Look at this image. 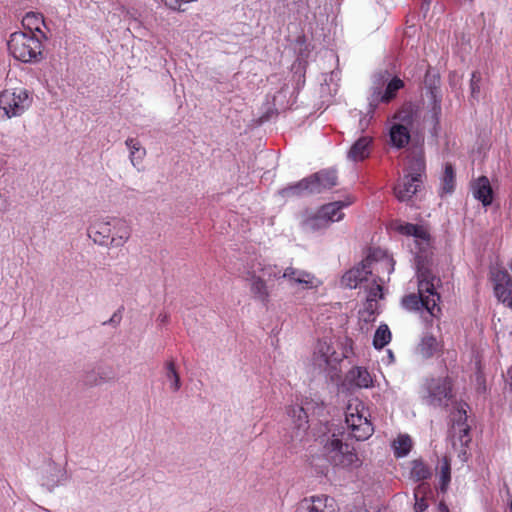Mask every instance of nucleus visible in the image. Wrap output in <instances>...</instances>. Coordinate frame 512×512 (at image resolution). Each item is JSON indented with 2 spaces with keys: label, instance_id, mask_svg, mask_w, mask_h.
<instances>
[{
  "label": "nucleus",
  "instance_id": "nucleus-1",
  "mask_svg": "<svg viewBox=\"0 0 512 512\" xmlns=\"http://www.w3.org/2000/svg\"><path fill=\"white\" fill-rule=\"evenodd\" d=\"M395 230L402 235L414 237L415 253L418 261V292L404 296L402 298L403 307L410 311L425 309L430 317L440 318L441 308L439 303L441 296L437 292V287L441 285V280L429 268L420 265L422 260L427 258L431 249L429 231L422 225L412 223H398Z\"/></svg>",
  "mask_w": 512,
  "mask_h": 512
},
{
  "label": "nucleus",
  "instance_id": "nucleus-2",
  "mask_svg": "<svg viewBox=\"0 0 512 512\" xmlns=\"http://www.w3.org/2000/svg\"><path fill=\"white\" fill-rule=\"evenodd\" d=\"M9 53L18 61L31 63L43 58V43L35 33L16 31L7 42Z\"/></svg>",
  "mask_w": 512,
  "mask_h": 512
},
{
  "label": "nucleus",
  "instance_id": "nucleus-3",
  "mask_svg": "<svg viewBox=\"0 0 512 512\" xmlns=\"http://www.w3.org/2000/svg\"><path fill=\"white\" fill-rule=\"evenodd\" d=\"M350 203L344 201L330 202L322 205L315 212H306L301 221L305 232H316L328 228L332 223L343 219L342 209Z\"/></svg>",
  "mask_w": 512,
  "mask_h": 512
},
{
  "label": "nucleus",
  "instance_id": "nucleus-4",
  "mask_svg": "<svg viewBox=\"0 0 512 512\" xmlns=\"http://www.w3.org/2000/svg\"><path fill=\"white\" fill-rule=\"evenodd\" d=\"M324 451L328 461L334 467L352 471L360 468L363 464L355 448L348 443H344L334 434L327 439Z\"/></svg>",
  "mask_w": 512,
  "mask_h": 512
},
{
  "label": "nucleus",
  "instance_id": "nucleus-5",
  "mask_svg": "<svg viewBox=\"0 0 512 512\" xmlns=\"http://www.w3.org/2000/svg\"><path fill=\"white\" fill-rule=\"evenodd\" d=\"M368 409L358 399L349 401L345 411V422L351 437L357 441L367 440L373 433Z\"/></svg>",
  "mask_w": 512,
  "mask_h": 512
},
{
  "label": "nucleus",
  "instance_id": "nucleus-6",
  "mask_svg": "<svg viewBox=\"0 0 512 512\" xmlns=\"http://www.w3.org/2000/svg\"><path fill=\"white\" fill-rule=\"evenodd\" d=\"M33 103V93L24 87L5 88L0 92V109L9 119L23 115Z\"/></svg>",
  "mask_w": 512,
  "mask_h": 512
},
{
  "label": "nucleus",
  "instance_id": "nucleus-7",
  "mask_svg": "<svg viewBox=\"0 0 512 512\" xmlns=\"http://www.w3.org/2000/svg\"><path fill=\"white\" fill-rule=\"evenodd\" d=\"M366 259V267L375 275L374 282L385 283L394 271L393 258L380 248L370 250Z\"/></svg>",
  "mask_w": 512,
  "mask_h": 512
},
{
  "label": "nucleus",
  "instance_id": "nucleus-8",
  "mask_svg": "<svg viewBox=\"0 0 512 512\" xmlns=\"http://www.w3.org/2000/svg\"><path fill=\"white\" fill-rule=\"evenodd\" d=\"M452 425L450 428V437L454 446L459 444L464 447L467 446L470 441V426L467 423V412L463 407L458 408L452 414Z\"/></svg>",
  "mask_w": 512,
  "mask_h": 512
},
{
  "label": "nucleus",
  "instance_id": "nucleus-9",
  "mask_svg": "<svg viewBox=\"0 0 512 512\" xmlns=\"http://www.w3.org/2000/svg\"><path fill=\"white\" fill-rule=\"evenodd\" d=\"M490 280L494 295L501 303H506L512 295V277L503 268L494 267L490 270Z\"/></svg>",
  "mask_w": 512,
  "mask_h": 512
},
{
  "label": "nucleus",
  "instance_id": "nucleus-10",
  "mask_svg": "<svg viewBox=\"0 0 512 512\" xmlns=\"http://www.w3.org/2000/svg\"><path fill=\"white\" fill-rule=\"evenodd\" d=\"M296 512H337L335 501L327 495H313L303 498L297 505Z\"/></svg>",
  "mask_w": 512,
  "mask_h": 512
},
{
  "label": "nucleus",
  "instance_id": "nucleus-11",
  "mask_svg": "<svg viewBox=\"0 0 512 512\" xmlns=\"http://www.w3.org/2000/svg\"><path fill=\"white\" fill-rule=\"evenodd\" d=\"M88 236L95 244L108 246L111 244L112 217L97 218L88 227Z\"/></svg>",
  "mask_w": 512,
  "mask_h": 512
},
{
  "label": "nucleus",
  "instance_id": "nucleus-12",
  "mask_svg": "<svg viewBox=\"0 0 512 512\" xmlns=\"http://www.w3.org/2000/svg\"><path fill=\"white\" fill-rule=\"evenodd\" d=\"M422 184L423 182L420 181V178L404 174L395 184L393 193L400 202H405L410 200L419 191Z\"/></svg>",
  "mask_w": 512,
  "mask_h": 512
},
{
  "label": "nucleus",
  "instance_id": "nucleus-13",
  "mask_svg": "<svg viewBox=\"0 0 512 512\" xmlns=\"http://www.w3.org/2000/svg\"><path fill=\"white\" fill-rule=\"evenodd\" d=\"M311 193L319 194L337 185L338 177L335 170H321L309 176Z\"/></svg>",
  "mask_w": 512,
  "mask_h": 512
},
{
  "label": "nucleus",
  "instance_id": "nucleus-14",
  "mask_svg": "<svg viewBox=\"0 0 512 512\" xmlns=\"http://www.w3.org/2000/svg\"><path fill=\"white\" fill-rule=\"evenodd\" d=\"M420 118V109L417 105L404 103L393 115L394 123L411 129Z\"/></svg>",
  "mask_w": 512,
  "mask_h": 512
},
{
  "label": "nucleus",
  "instance_id": "nucleus-15",
  "mask_svg": "<svg viewBox=\"0 0 512 512\" xmlns=\"http://www.w3.org/2000/svg\"><path fill=\"white\" fill-rule=\"evenodd\" d=\"M132 228L130 224L121 218L112 217V247H122L131 237Z\"/></svg>",
  "mask_w": 512,
  "mask_h": 512
},
{
  "label": "nucleus",
  "instance_id": "nucleus-16",
  "mask_svg": "<svg viewBox=\"0 0 512 512\" xmlns=\"http://www.w3.org/2000/svg\"><path fill=\"white\" fill-rule=\"evenodd\" d=\"M314 356L326 366H334L342 360V356L326 340H319L315 347Z\"/></svg>",
  "mask_w": 512,
  "mask_h": 512
},
{
  "label": "nucleus",
  "instance_id": "nucleus-17",
  "mask_svg": "<svg viewBox=\"0 0 512 512\" xmlns=\"http://www.w3.org/2000/svg\"><path fill=\"white\" fill-rule=\"evenodd\" d=\"M371 271L366 267V259L358 266L348 270L341 279L342 284L350 289L356 288L362 281L367 280Z\"/></svg>",
  "mask_w": 512,
  "mask_h": 512
},
{
  "label": "nucleus",
  "instance_id": "nucleus-18",
  "mask_svg": "<svg viewBox=\"0 0 512 512\" xmlns=\"http://www.w3.org/2000/svg\"><path fill=\"white\" fill-rule=\"evenodd\" d=\"M410 130L411 129L407 127L393 122L389 127L390 145L397 149L405 148L411 140Z\"/></svg>",
  "mask_w": 512,
  "mask_h": 512
},
{
  "label": "nucleus",
  "instance_id": "nucleus-19",
  "mask_svg": "<svg viewBox=\"0 0 512 512\" xmlns=\"http://www.w3.org/2000/svg\"><path fill=\"white\" fill-rule=\"evenodd\" d=\"M473 196L484 206H489L493 201V191L489 179L486 176L479 177L472 184Z\"/></svg>",
  "mask_w": 512,
  "mask_h": 512
},
{
  "label": "nucleus",
  "instance_id": "nucleus-20",
  "mask_svg": "<svg viewBox=\"0 0 512 512\" xmlns=\"http://www.w3.org/2000/svg\"><path fill=\"white\" fill-rule=\"evenodd\" d=\"M250 290L254 298L267 305L270 300V292L265 279L258 276L254 271L249 273Z\"/></svg>",
  "mask_w": 512,
  "mask_h": 512
},
{
  "label": "nucleus",
  "instance_id": "nucleus-21",
  "mask_svg": "<svg viewBox=\"0 0 512 512\" xmlns=\"http://www.w3.org/2000/svg\"><path fill=\"white\" fill-rule=\"evenodd\" d=\"M346 381L349 385L357 388H369L373 384V379L369 371L359 366L353 367L348 371Z\"/></svg>",
  "mask_w": 512,
  "mask_h": 512
},
{
  "label": "nucleus",
  "instance_id": "nucleus-22",
  "mask_svg": "<svg viewBox=\"0 0 512 512\" xmlns=\"http://www.w3.org/2000/svg\"><path fill=\"white\" fill-rule=\"evenodd\" d=\"M372 137L362 136L351 146L348 158L354 162L363 161L371 153Z\"/></svg>",
  "mask_w": 512,
  "mask_h": 512
},
{
  "label": "nucleus",
  "instance_id": "nucleus-23",
  "mask_svg": "<svg viewBox=\"0 0 512 512\" xmlns=\"http://www.w3.org/2000/svg\"><path fill=\"white\" fill-rule=\"evenodd\" d=\"M282 277L287 279L291 284L302 285L305 288L313 287L314 276L311 273L294 267H287L283 271Z\"/></svg>",
  "mask_w": 512,
  "mask_h": 512
},
{
  "label": "nucleus",
  "instance_id": "nucleus-24",
  "mask_svg": "<svg viewBox=\"0 0 512 512\" xmlns=\"http://www.w3.org/2000/svg\"><path fill=\"white\" fill-rule=\"evenodd\" d=\"M426 162L423 153L414 154L409 157L407 167L404 170L405 175L420 178L423 182L425 178Z\"/></svg>",
  "mask_w": 512,
  "mask_h": 512
},
{
  "label": "nucleus",
  "instance_id": "nucleus-25",
  "mask_svg": "<svg viewBox=\"0 0 512 512\" xmlns=\"http://www.w3.org/2000/svg\"><path fill=\"white\" fill-rule=\"evenodd\" d=\"M430 396L441 403L452 398V383L449 378L438 379L429 388Z\"/></svg>",
  "mask_w": 512,
  "mask_h": 512
},
{
  "label": "nucleus",
  "instance_id": "nucleus-26",
  "mask_svg": "<svg viewBox=\"0 0 512 512\" xmlns=\"http://www.w3.org/2000/svg\"><path fill=\"white\" fill-rule=\"evenodd\" d=\"M404 87V81L399 77L395 76L387 83L384 92L378 93V96L374 99V101L388 104L396 98L398 92Z\"/></svg>",
  "mask_w": 512,
  "mask_h": 512
},
{
  "label": "nucleus",
  "instance_id": "nucleus-27",
  "mask_svg": "<svg viewBox=\"0 0 512 512\" xmlns=\"http://www.w3.org/2000/svg\"><path fill=\"white\" fill-rule=\"evenodd\" d=\"M440 350L441 344L432 334L424 335L417 346V352L425 359L433 357Z\"/></svg>",
  "mask_w": 512,
  "mask_h": 512
},
{
  "label": "nucleus",
  "instance_id": "nucleus-28",
  "mask_svg": "<svg viewBox=\"0 0 512 512\" xmlns=\"http://www.w3.org/2000/svg\"><path fill=\"white\" fill-rule=\"evenodd\" d=\"M279 194L282 197H293L300 196L303 194H312L311 193V183L309 177L303 178L302 180L291 184L287 187H284L279 191Z\"/></svg>",
  "mask_w": 512,
  "mask_h": 512
},
{
  "label": "nucleus",
  "instance_id": "nucleus-29",
  "mask_svg": "<svg viewBox=\"0 0 512 512\" xmlns=\"http://www.w3.org/2000/svg\"><path fill=\"white\" fill-rule=\"evenodd\" d=\"M432 471L430 467L421 459H415L410 462V478L415 481H423L430 478Z\"/></svg>",
  "mask_w": 512,
  "mask_h": 512
},
{
  "label": "nucleus",
  "instance_id": "nucleus-30",
  "mask_svg": "<svg viewBox=\"0 0 512 512\" xmlns=\"http://www.w3.org/2000/svg\"><path fill=\"white\" fill-rule=\"evenodd\" d=\"M23 27L28 30V33L38 32L44 37L41 27L44 25V17L41 13L28 12L22 19Z\"/></svg>",
  "mask_w": 512,
  "mask_h": 512
},
{
  "label": "nucleus",
  "instance_id": "nucleus-31",
  "mask_svg": "<svg viewBox=\"0 0 512 512\" xmlns=\"http://www.w3.org/2000/svg\"><path fill=\"white\" fill-rule=\"evenodd\" d=\"M125 144L130 150L129 158L132 165L136 167L141 164L146 155L145 148L142 147L141 143L135 138H128Z\"/></svg>",
  "mask_w": 512,
  "mask_h": 512
},
{
  "label": "nucleus",
  "instance_id": "nucleus-32",
  "mask_svg": "<svg viewBox=\"0 0 512 512\" xmlns=\"http://www.w3.org/2000/svg\"><path fill=\"white\" fill-rule=\"evenodd\" d=\"M396 458L406 456L412 448V440L408 435H399L392 444Z\"/></svg>",
  "mask_w": 512,
  "mask_h": 512
},
{
  "label": "nucleus",
  "instance_id": "nucleus-33",
  "mask_svg": "<svg viewBox=\"0 0 512 512\" xmlns=\"http://www.w3.org/2000/svg\"><path fill=\"white\" fill-rule=\"evenodd\" d=\"M455 187V171L451 163H446L443 176L441 189L443 193H452Z\"/></svg>",
  "mask_w": 512,
  "mask_h": 512
},
{
  "label": "nucleus",
  "instance_id": "nucleus-34",
  "mask_svg": "<svg viewBox=\"0 0 512 512\" xmlns=\"http://www.w3.org/2000/svg\"><path fill=\"white\" fill-rule=\"evenodd\" d=\"M391 341V332L386 324L380 325L373 338V345L376 349L384 348Z\"/></svg>",
  "mask_w": 512,
  "mask_h": 512
},
{
  "label": "nucleus",
  "instance_id": "nucleus-35",
  "mask_svg": "<svg viewBox=\"0 0 512 512\" xmlns=\"http://www.w3.org/2000/svg\"><path fill=\"white\" fill-rule=\"evenodd\" d=\"M430 99H431V112L433 115V118L435 119L436 123L439 121V117L441 115V102H442V96L440 94V91L436 87L430 88Z\"/></svg>",
  "mask_w": 512,
  "mask_h": 512
},
{
  "label": "nucleus",
  "instance_id": "nucleus-36",
  "mask_svg": "<svg viewBox=\"0 0 512 512\" xmlns=\"http://www.w3.org/2000/svg\"><path fill=\"white\" fill-rule=\"evenodd\" d=\"M451 481V463L448 457H443L440 467V488L445 491Z\"/></svg>",
  "mask_w": 512,
  "mask_h": 512
},
{
  "label": "nucleus",
  "instance_id": "nucleus-37",
  "mask_svg": "<svg viewBox=\"0 0 512 512\" xmlns=\"http://www.w3.org/2000/svg\"><path fill=\"white\" fill-rule=\"evenodd\" d=\"M166 378L171 381V389L173 391H178L181 387L180 376L176 371L174 361H168L166 363Z\"/></svg>",
  "mask_w": 512,
  "mask_h": 512
},
{
  "label": "nucleus",
  "instance_id": "nucleus-38",
  "mask_svg": "<svg viewBox=\"0 0 512 512\" xmlns=\"http://www.w3.org/2000/svg\"><path fill=\"white\" fill-rule=\"evenodd\" d=\"M261 272L263 275L262 278L263 279L266 278L268 281H273V280H278L280 278H283L282 277V275H283L282 269L277 265H273V264L264 265L261 268Z\"/></svg>",
  "mask_w": 512,
  "mask_h": 512
},
{
  "label": "nucleus",
  "instance_id": "nucleus-39",
  "mask_svg": "<svg viewBox=\"0 0 512 512\" xmlns=\"http://www.w3.org/2000/svg\"><path fill=\"white\" fill-rule=\"evenodd\" d=\"M378 308V301L367 300L364 304V309L360 311L361 317L364 321L369 322L373 321L375 318V313Z\"/></svg>",
  "mask_w": 512,
  "mask_h": 512
},
{
  "label": "nucleus",
  "instance_id": "nucleus-40",
  "mask_svg": "<svg viewBox=\"0 0 512 512\" xmlns=\"http://www.w3.org/2000/svg\"><path fill=\"white\" fill-rule=\"evenodd\" d=\"M288 413L293 418H296L295 423L299 428L303 427L305 424L308 423V416L303 407L293 406L289 409Z\"/></svg>",
  "mask_w": 512,
  "mask_h": 512
},
{
  "label": "nucleus",
  "instance_id": "nucleus-41",
  "mask_svg": "<svg viewBox=\"0 0 512 512\" xmlns=\"http://www.w3.org/2000/svg\"><path fill=\"white\" fill-rule=\"evenodd\" d=\"M162 3L170 10L177 12H185L184 4L196 2L197 0H161Z\"/></svg>",
  "mask_w": 512,
  "mask_h": 512
},
{
  "label": "nucleus",
  "instance_id": "nucleus-42",
  "mask_svg": "<svg viewBox=\"0 0 512 512\" xmlns=\"http://www.w3.org/2000/svg\"><path fill=\"white\" fill-rule=\"evenodd\" d=\"M480 82H481V75L479 72L475 71L471 75L470 80V88H471V95L472 97L476 98L478 94L480 93Z\"/></svg>",
  "mask_w": 512,
  "mask_h": 512
},
{
  "label": "nucleus",
  "instance_id": "nucleus-43",
  "mask_svg": "<svg viewBox=\"0 0 512 512\" xmlns=\"http://www.w3.org/2000/svg\"><path fill=\"white\" fill-rule=\"evenodd\" d=\"M382 284L383 283L376 282V284L369 289L367 300L378 301V299H381L383 297Z\"/></svg>",
  "mask_w": 512,
  "mask_h": 512
},
{
  "label": "nucleus",
  "instance_id": "nucleus-44",
  "mask_svg": "<svg viewBox=\"0 0 512 512\" xmlns=\"http://www.w3.org/2000/svg\"><path fill=\"white\" fill-rule=\"evenodd\" d=\"M421 490V486L418 487V489L415 491V504H414V510L416 512H423L427 509L428 503L424 497H419Z\"/></svg>",
  "mask_w": 512,
  "mask_h": 512
},
{
  "label": "nucleus",
  "instance_id": "nucleus-45",
  "mask_svg": "<svg viewBox=\"0 0 512 512\" xmlns=\"http://www.w3.org/2000/svg\"><path fill=\"white\" fill-rule=\"evenodd\" d=\"M85 381L89 385H99L105 381V378L100 377V379L97 380L96 378L93 377V374H87Z\"/></svg>",
  "mask_w": 512,
  "mask_h": 512
},
{
  "label": "nucleus",
  "instance_id": "nucleus-46",
  "mask_svg": "<svg viewBox=\"0 0 512 512\" xmlns=\"http://www.w3.org/2000/svg\"><path fill=\"white\" fill-rule=\"evenodd\" d=\"M8 206V199L0 193V213L5 212L8 209Z\"/></svg>",
  "mask_w": 512,
  "mask_h": 512
},
{
  "label": "nucleus",
  "instance_id": "nucleus-47",
  "mask_svg": "<svg viewBox=\"0 0 512 512\" xmlns=\"http://www.w3.org/2000/svg\"><path fill=\"white\" fill-rule=\"evenodd\" d=\"M505 383L509 387L510 391L512 392V366L508 368L506 377H505Z\"/></svg>",
  "mask_w": 512,
  "mask_h": 512
},
{
  "label": "nucleus",
  "instance_id": "nucleus-48",
  "mask_svg": "<svg viewBox=\"0 0 512 512\" xmlns=\"http://www.w3.org/2000/svg\"><path fill=\"white\" fill-rule=\"evenodd\" d=\"M438 512H450V510L444 502H440L438 505Z\"/></svg>",
  "mask_w": 512,
  "mask_h": 512
},
{
  "label": "nucleus",
  "instance_id": "nucleus-49",
  "mask_svg": "<svg viewBox=\"0 0 512 512\" xmlns=\"http://www.w3.org/2000/svg\"><path fill=\"white\" fill-rule=\"evenodd\" d=\"M117 315L114 314L108 321L104 322L103 324L106 325L108 323H118L119 320H116Z\"/></svg>",
  "mask_w": 512,
  "mask_h": 512
},
{
  "label": "nucleus",
  "instance_id": "nucleus-50",
  "mask_svg": "<svg viewBox=\"0 0 512 512\" xmlns=\"http://www.w3.org/2000/svg\"><path fill=\"white\" fill-rule=\"evenodd\" d=\"M504 304L512 310V295L509 297L508 301H506V303H504Z\"/></svg>",
  "mask_w": 512,
  "mask_h": 512
},
{
  "label": "nucleus",
  "instance_id": "nucleus-51",
  "mask_svg": "<svg viewBox=\"0 0 512 512\" xmlns=\"http://www.w3.org/2000/svg\"><path fill=\"white\" fill-rule=\"evenodd\" d=\"M159 318H161V321L162 322H166L167 320V315H164L163 317H161V315L159 316Z\"/></svg>",
  "mask_w": 512,
  "mask_h": 512
},
{
  "label": "nucleus",
  "instance_id": "nucleus-52",
  "mask_svg": "<svg viewBox=\"0 0 512 512\" xmlns=\"http://www.w3.org/2000/svg\"><path fill=\"white\" fill-rule=\"evenodd\" d=\"M509 509H510V512H512V498H511V500L509 502Z\"/></svg>",
  "mask_w": 512,
  "mask_h": 512
},
{
  "label": "nucleus",
  "instance_id": "nucleus-53",
  "mask_svg": "<svg viewBox=\"0 0 512 512\" xmlns=\"http://www.w3.org/2000/svg\"><path fill=\"white\" fill-rule=\"evenodd\" d=\"M509 268L512 270V261L509 264Z\"/></svg>",
  "mask_w": 512,
  "mask_h": 512
}]
</instances>
